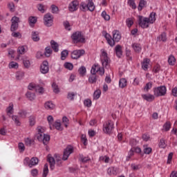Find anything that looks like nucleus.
<instances>
[{
  "label": "nucleus",
  "mask_w": 177,
  "mask_h": 177,
  "mask_svg": "<svg viewBox=\"0 0 177 177\" xmlns=\"http://www.w3.org/2000/svg\"><path fill=\"white\" fill-rule=\"evenodd\" d=\"M24 66L26 67V68H28L31 66V63L30 62V60L28 59H24L23 61Z\"/></svg>",
  "instance_id": "61"
},
{
  "label": "nucleus",
  "mask_w": 177,
  "mask_h": 177,
  "mask_svg": "<svg viewBox=\"0 0 177 177\" xmlns=\"http://www.w3.org/2000/svg\"><path fill=\"white\" fill-rule=\"evenodd\" d=\"M18 147L19 149L20 153H23V151L26 150V147L24 146V144L23 142H19L18 144Z\"/></svg>",
  "instance_id": "55"
},
{
  "label": "nucleus",
  "mask_w": 177,
  "mask_h": 177,
  "mask_svg": "<svg viewBox=\"0 0 177 177\" xmlns=\"http://www.w3.org/2000/svg\"><path fill=\"white\" fill-rule=\"evenodd\" d=\"M50 45L54 52H59V44H57V42L55 41V40H51Z\"/></svg>",
  "instance_id": "24"
},
{
  "label": "nucleus",
  "mask_w": 177,
  "mask_h": 177,
  "mask_svg": "<svg viewBox=\"0 0 177 177\" xmlns=\"http://www.w3.org/2000/svg\"><path fill=\"white\" fill-rule=\"evenodd\" d=\"M52 88L53 89L54 93H59V92H60V90L59 89V86H57V84H56V83H55V82L53 83Z\"/></svg>",
  "instance_id": "46"
},
{
  "label": "nucleus",
  "mask_w": 177,
  "mask_h": 177,
  "mask_svg": "<svg viewBox=\"0 0 177 177\" xmlns=\"http://www.w3.org/2000/svg\"><path fill=\"white\" fill-rule=\"evenodd\" d=\"M40 72L41 74H48L49 73V63L48 61H44L40 66Z\"/></svg>",
  "instance_id": "11"
},
{
  "label": "nucleus",
  "mask_w": 177,
  "mask_h": 177,
  "mask_svg": "<svg viewBox=\"0 0 177 177\" xmlns=\"http://www.w3.org/2000/svg\"><path fill=\"white\" fill-rule=\"evenodd\" d=\"M78 1L74 0L69 4L68 10L70 12H75L78 9Z\"/></svg>",
  "instance_id": "12"
},
{
  "label": "nucleus",
  "mask_w": 177,
  "mask_h": 177,
  "mask_svg": "<svg viewBox=\"0 0 177 177\" xmlns=\"http://www.w3.org/2000/svg\"><path fill=\"white\" fill-rule=\"evenodd\" d=\"M152 86L153 84H151V82L147 83L145 86L144 87L145 92H149V90L151 89Z\"/></svg>",
  "instance_id": "48"
},
{
  "label": "nucleus",
  "mask_w": 177,
  "mask_h": 177,
  "mask_svg": "<svg viewBox=\"0 0 177 177\" xmlns=\"http://www.w3.org/2000/svg\"><path fill=\"white\" fill-rule=\"evenodd\" d=\"M142 97L145 100H147V102H153V100L156 99V97L154 96V95H153L151 94H142Z\"/></svg>",
  "instance_id": "18"
},
{
  "label": "nucleus",
  "mask_w": 177,
  "mask_h": 177,
  "mask_svg": "<svg viewBox=\"0 0 177 177\" xmlns=\"http://www.w3.org/2000/svg\"><path fill=\"white\" fill-rule=\"evenodd\" d=\"M144 153L145 154H150V153H151V151H153V149H151V147H144Z\"/></svg>",
  "instance_id": "63"
},
{
  "label": "nucleus",
  "mask_w": 177,
  "mask_h": 177,
  "mask_svg": "<svg viewBox=\"0 0 177 177\" xmlns=\"http://www.w3.org/2000/svg\"><path fill=\"white\" fill-rule=\"evenodd\" d=\"M53 127H55V129L57 131L63 130V127H62V123H60V122H55Z\"/></svg>",
  "instance_id": "41"
},
{
  "label": "nucleus",
  "mask_w": 177,
  "mask_h": 177,
  "mask_svg": "<svg viewBox=\"0 0 177 177\" xmlns=\"http://www.w3.org/2000/svg\"><path fill=\"white\" fill-rule=\"evenodd\" d=\"M101 16H102V19H104V20H105V21H110V15H108V13L105 10L102 11Z\"/></svg>",
  "instance_id": "37"
},
{
  "label": "nucleus",
  "mask_w": 177,
  "mask_h": 177,
  "mask_svg": "<svg viewBox=\"0 0 177 177\" xmlns=\"http://www.w3.org/2000/svg\"><path fill=\"white\" fill-rule=\"evenodd\" d=\"M29 124L30 127L35 125V118L33 115L29 117Z\"/></svg>",
  "instance_id": "50"
},
{
  "label": "nucleus",
  "mask_w": 177,
  "mask_h": 177,
  "mask_svg": "<svg viewBox=\"0 0 177 177\" xmlns=\"http://www.w3.org/2000/svg\"><path fill=\"white\" fill-rule=\"evenodd\" d=\"M100 161H104V162H106L107 164L109 163V161H110V158L107 156H100Z\"/></svg>",
  "instance_id": "52"
},
{
  "label": "nucleus",
  "mask_w": 177,
  "mask_h": 177,
  "mask_svg": "<svg viewBox=\"0 0 177 177\" xmlns=\"http://www.w3.org/2000/svg\"><path fill=\"white\" fill-rule=\"evenodd\" d=\"M138 25L142 28H148L150 24L149 22V18L140 15L138 17Z\"/></svg>",
  "instance_id": "6"
},
{
  "label": "nucleus",
  "mask_w": 177,
  "mask_h": 177,
  "mask_svg": "<svg viewBox=\"0 0 177 177\" xmlns=\"http://www.w3.org/2000/svg\"><path fill=\"white\" fill-rule=\"evenodd\" d=\"M145 6H146V1L145 0H140L138 8V10L140 12Z\"/></svg>",
  "instance_id": "42"
},
{
  "label": "nucleus",
  "mask_w": 177,
  "mask_h": 177,
  "mask_svg": "<svg viewBox=\"0 0 177 177\" xmlns=\"http://www.w3.org/2000/svg\"><path fill=\"white\" fill-rule=\"evenodd\" d=\"M129 145L131 146H132V147H133V146H136V145H138V140H136V139H131L129 141Z\"/></svg>",
  "instance_id": "64"
},
{
  "label": "nucleus",
  "mask_w": 177,
  "mask_h": 177,
  "mask_svg": "<svg viewBox=\"0 0 177 177\" xmlns=\"http://www.w3.org/2000/svg\"><path fill=\"white\" fill-rule=\"evenodd\" d=\"M47 160L50 164V169H51V171H53V169H55V164H56V160H55V158L49 156L48 155Z\"/></svg>",
  "instance_id": "14"
},
{
  "label": "nucleus",
  "mask_w": 177,
  "mask_h": 177,
  "mask_svg": "<svg viewBox=\"0 0 177 177\" xmlns=\"http://www.w3.org/2000/svg\"><path fill=\"white\" fill-rule=\"evenodd\" d=\"M49 140H50V136L47 134H44L42 142L44 146H46L48 143H49Z\"/></svg>",
  "instance_id": "30"
},
{
  "label": "nucleus",
  "mask_w": 177,
  "mask_h": 177,
  "mask_svg": "<svg viewBox=\"0 0 177 177\" xmlns=\"http://www.w3.org/2000/svg\"><path fill=\"white\" fill-rule=\"evenodd\" d=\"M134 153L135 152L133 151V149H132V148H131L129 152L127 157V161H129V160H131V157H133Z\"/></svg>",
  "instance_id": "62"
},
{
  "label": "nucleus",
  "mask_w": 177,
  "mask_h": 177,
  "mask_svg": "<svg viewBox=\"0 0 177 177\" xmlns=\"http://www.w3.org/2000/svg\"><path fill=\"white\" fill-rule=\"evenodd\" d=\"M63 24H64L65 30H68V31H71L70 22H68V21H64Z\"/></svg>",
  "instance_id": "49"
},
{
  "label": "nucleus",
  "mask_w": 177,
  "mask_h": 177,
  "mask_svg": "<svg viewBox=\"0 0 177 177\" xmlns=\"http://www.w3.org/2000/svg\"><path fill=\"white\" fill-rule=\"evenodd\" d=\"M35 141L32 139H30L29 138L25 139V145L26 146L31 147L32 145H35Z\"/></svg>",
  "instance_id": "36"
},
{
  "label": "nucleus",
  "mask_w": 177,
  "mask_h": 177,
  "mask_svg": "<svg viewBox=\"0 0 177 177\" xmlns=\"http://www.w3.org/2000/svg\"><path fill=\"white\" fill-rule=\"evenodd\" d=\"M68 56V50H64L61 53V60H66V57Z\"/></svg>",
  "instance_id": "39"
},
{
  "label": "nucleus",
  "mask_w": 177,
  "mask_h": 177,
  "mask_svg": "<svg viewBox=\"0 0 177 177\" xmlns=\"http://www.w3.org/2000/svg\"><path fill=\"white\" fill-rule=\"evenodd\" d=\"M12 37L14 38H21V33L19 32H12L11 34Z\"/></svg>",
  "instance_id": "59"
},
{
  "label": "nucleus",
  "mask_w": 177,
  "mask_h": 177,
  "mask_svg": "<svg viewBox=\"0 0 177 177\" xmlns=\"http://www.w3.org/2000/svg\"><path fill=\"white\" fill-rule=\"evenodd\" d=\"M44 23L46 27H52L53 26V15L50 13H47L44 17Z\"/></svg>",
  "instance_id": "8"
},
{
  "label": "nucleus",
  "mask_w": 177,
  "mask_h": 177,
  "mask_svg": "<svg viewBox=\"0 0 177 177\" xmlns=\"http://www.w3.org/2000/svg\"><path fill=\"white\" fill-rule=\"evenodd\" d=\"M70 120H68V118L66 116H64L62 118V122L64 123V127L66 128H67V127H68V123H69Z\"/></svg>",
  "instance_id": "56"
},
{
  "label": "nucleus",
  "mask_w": 177,
  "mask_h": 177,
  "mask_svg": "<svg viewBox=\"0 0 177 177\" xmlns=\"http://www.w3.org/2000/svg\"><path fill=\"white\" fill-rule=\"evenodd\" d=\"M168 63L170 66H175V63H176V58L175 56L171 55L168 57Z\"/></svg>",
  "instance_id": "28"
},
{
  "label": "nucleus",
  "mask_w": 177,
  "mask_h": 177,
  "mask_svg": "<svg viewBox=\"0 0 177 177\" xmlns=\"http://www.w3.org/2000/svg\"><path fill=\"white\" fill-rule=\"evenodd\" d=\"M158 146L160 149H165V147H167V143H165V140L164 138L160 139Z\"/></svg>",
  "instance_id": "40"
},
{
  "label": "nucleus",
  "mask_w": 177,
  "mask_h": 177,
  "mask_svg": "<svg viewBox=\"0 0 177 177\" xmlns=\"http://www.w3.org/2000/svg\"><path fill=\"white\" fill-rule=\"evenodd\" d=\"M128 85V81L125 78H121L119 80V88L121 89H124V88H127Z\"/></svg>",
  "instance_id": "19"
},
{
  "label": "nucleus",
  "mask_w": 177,
  "mask_h": 177,
  "mask_svg": "<svg viewBox=\"0 0 177 177\" xmlns=\"http://www.w3.org/2000/svg\"><path fill=\"white\" fill-rule=\"evenodd\" d=\"M163 128H164L165 131H166L167 132V131H169V129H171V122H167L164 124Z\"/></svg>",
  "instance_id": "57"
},
{
  "label": "nucleus",
  "mask_w": 177,
  "mask_h": 177,
  "mask_svg": "<svg viewBox=\"0 0 177 177\" xmlns=\"http://www.w3.org/2000/svg\"><path fill=\"white\" fill-rule=\"evenodd\" d=\"M157 41H162V42H165V41H167V34L165 32H162L157 37Z\"/></svg>",
  "instance_id": "34"
},
{
  "label": "nucleus",
  "mask_w": 177,
  "mask_h": 177,
  "mask_svg": "<svg viewBox=\"0 0 177 177\" xmlns=\"http://www.w3.org/2000/svg\"><path fill=\"white\" fill-rule=\"evenodd\" d=\"M85 55L84 50H75L71 53V58L77 60L81 57V56H84Z\"/></svg>",
  "instance_id": "10"
},
{
  "label": "nucleus",
  "mask_w": 177,
  "mask_h": 177,
  "mask_svg": "<svg viewBox=\"0 0 177 177\" xmlns=\"http://www.w3.org/2000/svg\"><path fill=\"white\" fill-rule=\"evenodd\" d=\"M32 39L34 42H38L39 41V32L38 31L32 32Z\"/></svg>",
  "instance_id": "22"
},
{
  "label": "nucleus",
  "mask_w": 177,
  "mask_h": 177,
  "mask_svg": "<svg viewBox=\"0 0 177 177\" xmlns=\"http://www.w3.org/2000/svg\"><path fill=\"white\" fill-rule=\"evenodd\" d=\"M44 107L46 110H53L55 109V104L52 101H47L44 104Z\"/></svg>",
  "instance_id": "20"
},
{
  "label": "nucleus",
  "mask_w": 177,
  "mask_h": 177,
  "mask_svg": "<svg viewBox=\"0 0 177 177\" xmlns=\"http://www.w3.org/2000/svg\"><path fill=\"white\" fill-rule=\"evenodd\" d=\"M78 73L80 77H85L86 75V68L82 66L78 69Z\"/></svg>",
  "instance_id": "27"
},
{
  "label": "nucleus",
  "mask_w": 177,
  "mask_h": 177,
  "mask_svg": "<svg viewBox=\"0 0 177 177\" xmlns=\"http://www.w3.org/2000/svg\"><path fill=\"white\" fill-rule=\"evenodd\" d=\"M115 50L118 57H121V56H122V48L121 46L120 45L116 46Z\"/></svg>",
  "instance_id": "26"
},
{
  "label": "nucleus",
  "mask_w": 177,
  "mask_h": 177,
  "mask_svg": "<svg viewBox=\"0 0 177 177\" xmlns=\"http://www.w3.org/2000/svg\"><path fill=\"white\" fill-rule=\"evenodd\" d=\"M52 48H50V46H47L45 48V52H44V55L46 56V57H50V55H52Z\"/></svg>",
  "instance_id": "32"
},
{
  "label": "nucleus",
  "mask_w": 177,
  "mask_h": 177,
  "mask_svg": "<svg viewBox=\"0 0 177 177\" xmlns=\"http://www.w3.org/2000/svg\"><path fill=\"white\" fill-rule=\"evenodd\" d=\"M153 95L155 97H160L167 95V87L165 86H160L153 88Z\"/></svg>",
  "instance_id": "4"
},
{
  "label": "nucleus",
  "mask_w": 177,
  "mask_h": 177,
  "mask_svg": "<svg viewBox=\"0 0 177 177\" xmlns=\"http://www.w3.org/2000/svg\"><path fill=\"white\" fill-rule=\"evenodd\" d=\"M149 24H153L156 21V12H151L148 18Z\"/></svg>",
  "instance_id": "29"
},
{
  "label": "nucleus",
  "mask_w": 177,
  "mask_h": 177,
  "mask_svg": "<svg viewBox=\"0 0 177 177\" xmlns=\"http://www.w3.org/2000/svg\"><path fill=\"white\" fill-rule=\"evenodd\" d=\"M48 174H49V169L48 168V163H46L44 167L42 176L47 177Z\"/></svg>",
  "instance_id": "38"
},
{
  "label": "nucleus",
  "mask_w": 177,
  "mask_h": 177,
  "mask_svg": "<svg viewBox=\"0 0 177 177\" xmlns=\"http://www.w3.org/2000/svg\"><path fill=\"white\" fill-rule=\"evenodd\" d=\"M14 109H13V103H10L9 106L8 108L6 109L7 115L10 118L12 117V114L14 113Z\"/></svg>",
  "instance_id": "17"
},
{
  "label": "nucleus",
  "mask_w": 177,
  "mask_h": 177,
  "mask_svg": "<svg viewBox=\"0 0 177 177\" xmlns=\"http://www.w3.org/2000/svg\"><path fill=\"white\" fill-rule=\"evenodd\" d=\"M72 153H74V148L71 146H68L64 150V155L62 157V160L64 161H66V160L68 159V157H70V154H72Z\"/></svg>",
  "instance_id": "9"
},
{
  "label": "nucleus",
  "mask_w": 177,
  "mask_h": 177,
  "mask_svg": "<svg viewBox=\"0 0 177 177\" xmlns=\"http://www.w3.org/2000/svg\"><path fill=\"white\" fill-rule=\"evenodd\" d=\"M80 9L83 12H86L89 10V3H88L87 4L85 3H82L80 5Z\"/></svg>",
  "instance_id": "33"
},
{
  "label": "nucleus",
  "mask_w": 177,
  "mask_h": 177,
  "mask_svg": "<svg viewBox=\"0 0 177 177\" xmlns=\"http://www.w3.org/2000/svg\"><path fill=\"white\" fill-rule=\"evenodd\" d=\"M26 96L28 100H30V102H32V100H35V93H32L31 91H28L26 93Z\"/></svg>",
  "instance_id": "25"
},
{
  "label": "nucleus",
  "mask_w": 177,
  "mask_h": 177,
  "mask_svg": "<svg viewBox=\"0 0 177 177\" xmlns=\"http://www.w3.org/2000/svg\"><path fill=\"white\" fill-rule=\"evenodd\" d=\"M114 130V122L108 120L103 124V132L110 134Z\"/></svg>",
  "instance_id": "5"
},
{
  "label": "nucleus",
  "mask_w": 177,
  "mask_h": 177,
  "mask_svg": "<svg viewBox=\"0 0 177 177\" xmlns=\"http://www.w3.org/2000/svg\"><path fill=\"white\" fill-rule=\"evenodd\" d=\"M27 114H28V113L27 112V111L24 110V109H21V110L18 112V115H19V117H20L21 118H26Z\"/></svg>",
  "instance_id": "35"
},
{
  "label": "nucleus",
  "mask_w": 177,
  "mask_h": 177,
  "mask_svg": "<svg viewBox=\"0 0 177 177\" xmlns=\"http://www.w3.org/2000/svg\"><path fill=\"white\" fill-rule=\"evenodd\" d=\"M102 95V91L100 90H96L95 92H94V94H93V97L94 99H95V100H97V99H99V97H100V95Z\"/></svg>",
  "instance_id": "45"
},
{
  "label": "nucleus",
  "mask_w": 177,
  "mask_h": 177,
  "mask_svg": "<svg viewBox=\"0 0 177 177\" xmlns=\"http://www.w3.org/2000/svg\"><path fill=\"white\" fill-rule=\"evenodd\" d=\"M10 118H12V121H14L15 125L17 127H20L21 125V122H20V119L19 118V116L16 115H12Z\"/></svg>",
  "instance_id": "23"
},
{
  "label": "nucleus",
  "mask_w": 177,
  "mask_h": 177,
  "mask_svg": "<svg viewBox=\"0 0 177 177\" xmlns=\"http://www.w3.org/2000/svg\"><path fill=\"white\" fill-rule=\"evenodd\" d=\"M10 21H11L10 31L11 32L17 31V29L19 28V23H20V18L17 16H14L12 17Z\"/></svg>",
  "instance_id": "7"
},
{
  "label": "nucleus",
  "mask_w": 177,
  "mask_h": 177,
  "mask_svg": "<svg viewBox=\"0 0 177 177\" xmlns=\"http://www.w3.org/2000/svg\"><path fill=\"white\" fill-rule=\"evenodd\" d=\"M47 120L48 122V124L50 125V129H52L51 125L53 124V116L48 115L47 118Z\"/></svg>",
  "instance_id": "60"
},
{
  "label": "nucleus",
  "mask_w": 177,
  "mask_h": 177,
  "mask_svg": "<svg viewBox=\"0 0 177 177\" xmlns=\"http://www.w3.org/2000/svg\"><path fill=\"white\" fill-rule=\"evenodd\" d=\"M36 92H38L40 93V95H43V93L45 92V90L44 89V87H41L39 86H37L36 88Z\"/></svg>",
  "instance_id": "58"
},
{
  "label": "nucleus",
  "mask_w": 177,
  "mask_h": 177,
  "mask_svg": "<svg viewBox=\"0 0 177 177\" xmlns=\"http://www.w3.org/2000/svg\"><path fill=\"white\" fill-rule=\"evenodd\" d=\"M81 142H82V143H83L84 146H86L88 145V139L86 138V135L82 134Z\"/></svg>",
  "instance_id": "43"
},
{
  "label": "nucleus",
  "mask_w": 177,
  "mask_h": 177,
  "mask_svg": "<svg viewBox=\"0 0 177 177\" xmlns=\"http://www.w3.org/2000/svg\"><path fill=\"white\" fill-rule=\"evenodd\" d=\"M149 64H150V59L147 58L144 59L141 63L142 70L147 71L149 70Z\"/></svg>",
  "instance_id": "13"
},
{
  "label": "nucleus",
  "mask_w": 177,
  "mask_h": 177,
  "mask_svg": "<svg viewBox=\"0 0 177 177\" xmlns=\"http://www.w3.org/2000/svg\"><path fill=\"white\" fill-rule=\"evenodd\" d=\"M108 175H117L118 174V169L115 167H110L107 169Z\"/></svg>",
  "instance_id": "16"
},
{
  "label": "nucleus",
  "mask_w": 177,
  "mask_h": 177,
  "mask_svg": "<svg viewBox=\"0 0 177 177\" xmlns=\"http://www.w3.org/2000/svg\"><path fill=\"white\" fill-rule=\"evenodd\" d=\"M101 62L102 67H100L99 64H94L91 68V73L93 75H96V73H98L100 75H104V68H109L110 67V58L107 56V53L102 50L101 55Z\"/></svg>",
  "instance_id": "1"
},
{
  "label": "nucleus",
  "mask_w": 177,
  "mask_h": 177,
  "mask_svg": "<svg viewBox=\"0 0 177 177\" xmlns=\"http://www.w3.org/2000/svg\"><path fill=\"white\" fill-rule=\"evenodd\" d=\"M8 8L10 9V12H15V3L11 2L8 3Z\"/></svg>",
  "instance_id": "54"
},
{
  "label": "nucleus",
  "mask_w": 177,
  "mask_h": 177,
  "mask_svg": "<svg viewBox=\"0 0 177 177\" xmlns=\"http://www.w3.org/2000/svg\"><path fill=\"white\" fill-rule=\"evenodd\" d=\"M132 48L134 52H136V53H139L142 51V46H140V44H138V43L133 44Z\"/></svg>",
  "instance_id": "21"
},
{
  "label": "nucleus",
  "mask_w": 177,
  "mask_h": 177,
  "mask_svg": "<svg viewBox=\"0 0 177 177\" xmlns=\"http://www.w3.org/2000/svg\"><path fill=\"white\" fill-rule=\"evenodd\" d=\"M71 38L73 44H84L85 42V37H84L82 32L80 31L73 32Z\"/></svg>",
  "instance_id": "3"
},
{
  "label": "nucleus",
  "mask_w": 177,
  "mask_h": 177,
  "mask_svg": "<svg viewBox=\"0 0 177 177\" xmlns=\"http://www.w3.org/2000/svg\"><path fill=\"white\" fill-rule=\"evenodd\" d=\"M64 67H65L67 70H73V68H74V65H73V64L70 63V62H66L64 64Z\"/></svg>",
  "instance_id": "47"
},
{
  "label": "nucleus",
  "mask_w": 177,
  "mask_h": 177,
  "mask_svg": "<svg viewBox=\"0 0 177 177\" xmlns=\"http://www.w3.org/2000/svg\"><path fill=\"white\" fill-rule=\"evenodd\" d=\"M10 68H19V64L15 62H11L9 64Z\"/></svg>",
  "instance_id": "53"
},
{
  "label": "nucleus",
  "mask_w": 177,
  "mask_h": 177,
  "mask_svg": "<svg viewBox=\"0 0 177 177\" xmlns=\"http://www.w3.org/2000/svg\"><path fill=\"white\" fill-rule=\"evenodd\" d=\"M104 37L107 41V44H109L110 46H114L115 45V42H120V40L121 39V34L118 30H113V39L111 35L109 33H106Z\"/></svg>",
  "instance_id": "2"
},
{
  "label": "nucleus",
  "mask_w": 177,
  "mask_h": 177,
  "mask_svg": "<svg viewBox=\"0 0 177 177\" xmlns=\"http://www.w3.org/2000/svg\"><path fill=\"white\" fill-rule=\"evenodd\" d=\"M74 97H75V93H74V92L68 93L67 99L73 101V100H74Z\"/></svg>",
  "instance_id": "51"
},
{
  "label": "nucleus",
  "mask_w": 177,
  "mask_h": 177,
  "mask_svg": "<svg viewBox=\"0 0 177 177\" xmlns=\"http://www.w3.org/2000/svg\"><path fill=\"white\" fill-rule=\"evenodd\" d=\"M133 17L127 18L126 19V25L127 26L128 28H131L132 26H133Z\"/></svg>",
  "instance_id": "31"
},
{
  "label": "nucleus",
  "mask_w": 177,
  "mask_h": 177,
  "mask_svg": "<svg viewBox=\"0 0 177 177\" xmlns=\"http://www.w3.org/2000/svg\"><path fill=\"white\" fill-rule=\"evenodd\" d=\"M38 162H39V160L37 157H33L30 159V163L28 164L29 168H32V167H35V165H38Z\"/></svg>",
  "instance_id": "15"
},
{
  "label": "nucleus",
  "mask_w": 177,
  "mask_h": 177,
  "mask_svg": "<svg viewBox=\"0 0 177 177\" xmlns=\"http://www.w3.org/2000/svg\"><path fill=\"white\" fill-rule=\"evenodd\" d=\"M28 23L30 26H34V24L37 23V18H35V17H30L28 18Z\"/></svg>",
  "instance_id": "44"
}]
</instances>
